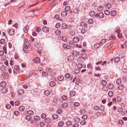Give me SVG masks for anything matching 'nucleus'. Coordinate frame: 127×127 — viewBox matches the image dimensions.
I'll use <instances>...</instances> for the list:
<instances>
[{"label": "nucleus", "instance_id": "f257e3e1", "mask_svg": "<svg viewBox=\"0 0 127 127\" xmlns=\"http://www.w3.org/2000/svg\"><path fill=\"white\" fill-rule=\"evenodd\" d=\"M72 54L75 56L77 57L79 55V52L75 50H74L72 52Z\"/></svg>", "mask_w": 127, "mask_h": 127}, {"label": "nucleus", "instance_id": "f03ea898", "mask_svg": "<svg viewBox=\"0 0 127 127\" xmlns=\"http://www.w3.org/2000/svg\"><path fill=\"white\" fill-rule=\"evenodd\" d=\"M68 13L66 11H62L61 13V16L63 17H65L67 15Z\"/></svg>", "mask_w": 127, "mask_h": 127}, {"label": "nucleus", "instance_id": "7ed1b4c3", "mask_svg": "<svg viewBox=\"0 0 127 127\" xmlns=\"http://www.w3.org/2000/svg\"><path fill=\"white\" fill-rule=\"evenodd\" d=\"M42 31L45 32H48L49 31V29L47 27H44L42 29Z\"/></svg>", "mask_w": 127, "mask_h": 127}, {"label": "nucleus", "instance_id": "20e7f679", "mask_svg": "<svg viewBox=\"0 0 127 127\" xmlns=\"http://www.w3.org/2000/svg\"><path fill=\"white\" fill-rule=\"evenodd\" d=\"M73 40L74 42L77 43L79 42V39L78 38V37H73Z\"/></svg>", "mask_w": 127, "mask_h": 127}, {"label": "nucleus", "instance_id": "39448f33", "mask_svg": "<svg viewBox=\"0 0 127 127\" xmlns=\"http://www.w3.org/2000/svg\"><path fill=\"white\" fill-rule=\"evenodd\" d=\"M14 30L13 29H11L8 32V34L10 35H13L14 33Z\"/></svg>", "mask_w": 127, "mask_h": 127}, {"label": "nucleus", "instance_id": "423d86ee", "mask_svg": "<svg viewBox=\"0 0 127 127\" xmlns=\"http://www.w3.org/2000/svg\"><path fill=\"white\" fill-rule=\"evenodd\" d=\"M63 46L64 48H66L69 49H70V46L66 44H63Z\"/></svg>", "mask_w": 127, "mask_h": 127}, {"label": "nucleus", "instance_id": "0eeeda50", "mask_svg": "<svg viewBox=\"0 0 127 127\" xmlns=\"http://www.w3.org/2000/svg\"><path fill=\"white\" fill-rule=\"evenodd\" d=\"M24 92V91L23 89H21L19 90L17 92L18 94H19L22 95Z\"/></svg>", "mask_w": 127, "mask_h": 127}, {"label": "nucleus", "instance_id": "6e6552de", "mask_svg": "<svg viewBox=\"0 0 127 127\" xmlns=\"http://www.w3.org/2000/svg\"><path fill=\"white\" fill-rule=\"evenodd\" d=\"M6 85V83L5 81L2 82L0 84V86L1 87H5Z\"/></svg>", "mask_w": 127, "mask_h": 127}, {"label": "nucleus", "instance_id": "1a4fd4ad", "mask_svg": "<svg viewBox=\"0 0 127 127\" xmlns=\"http://www.w3.org/2000/svg\"><path fill=\"white\" fill-rule=\"evenodd\" d=\"M62 27L63 29H65L67 28V25L65 23H63L62 25Z\"/></svg>", "mask_w": 127, "mask_h": 127}, {"label": "nucleus", "instance_id": "9d476101", "mask_svg": "<svg viewBox=\"0 0 127 127\" xmlns=\"http://www.w3.org/2000/svg\"><path fill=\"white\" fill-rule=\"evenodd\" d=\"M33 61L36 63H38L40 61V59L38 57L35 58L34 60Z\"/></svg>", "mask_w": 127, "mask_h": 127}, {"label": "nucleus", "instance_id": "9b49d317", "mask_svg": "<svg viewBox=\"0 0 127 127\" xmlns=\"http://www.w3.org/2000/svg\"><path fill=\"white\" fill-rule=\"evenodd\" d=\"M87 25V24L85 22H82L81 23L80 26L82 27H86Z\"/></svg>", "mask_w": 127, "mask_h": 127}, {"label": "nucleus", "instance_id": "f8f14e48", "mask_svg": "<svg viewBox=\"0 0 127 127\" xmlns=\"http://www.w3.org/2000/svg\"><path fill=\"white\" fill-rule=\"evenodd\" d=\"M101 84L103 86H105L106 85L107 83L106 81L105 80H103L101 81Z\"/></svg>", "mask_w": 127, "mask_h": 127}, {"label": "nucleus", "instance_id": "ddd939ff", "mask_svg": "<svg viewBox=\"0 0 127 127\" xmlns=\"http://www.w3.org/2000/svg\"><path fill=\"white\" fill-rule=\"evenodd\" d=\"M2 91L3 93H6L7 92L8 89L6 88H4L2 89Z\"/></svg>", "mask_w": 127, "mask_h": 127}, {"label": "nucleus", "instance_id": "4468645a", "mask_svg": "<svg viewBox=\"0 0 127 127\" xmlns=\"http://www.w3.org/2000/svg\"><path fill=\"white\" fill-rule=\"evenodd\" d=\"M120 58L119 57H116L114 59V61L115 63H118L119 61Z\"/></svg>", "mask_w": 127, "mask_h": 127}, {"label": "nucleus", "instance_id": "2eb2a0df", "mask_svg": "<svg viewBox=\"0 0 127 127\" xmlns=\"http://www.w3.org/2000/svg\"><path fill=\"white\" fill-rule=\"evenodd\" d=\"M116 14V12L115 10H112L111 12V14L112 16H115Z\"/></svg>", "mask_w": 127, "mask_h": 127}, {"label": "nucleus", "instance_id": "dca6fc26", "mask_svg": "<svg viewBox=\"0 0 127 127\" xmlns=\"http://www.w3.org/2000/svg\"><path fill=\"white\" fill-rule=\"evenodd\" d=\"M34 120L36 121H39L40 120V118L38 116H34Z\"/></svg>", "mask_w": 127, "mask_h": 127}, {"label": "nucleus", "instance_id": "f3484780", "mask_svg": "<svg viewBox=\"0 0 127 127\" xmlns=\"http://www.w3.org/2000/svg\"><path fill=\"white\" fill-rule=\"evenodd\" d=\"M56 83L54 81L51 82L50 83V86L51 87H53L55 86L56 85Z\"/></svg>", "mask_w": 127, "mask_h": 127}, {"label": "nucleus", "instance_id": "a211bd4d", "mask_svg": "<svg viewBox=\"0 0 127 127\" xmlns=\"http://www.w3.org/2000/svg\"><path fill=\"white\" fill-rule=\"evenodd\" d=\"M51 119L49 118H45V121L47 123H49L51 122Z\"/></svg>", "mask_w": 127, "mask_h": 127}, {"label": "nucleus", "instance_id": "6ab92c4d", "mask_svg": "<svg viewBox=\"0 0 127 127\" xmlns=\"http://www.w3.org/2000/svg\"><path fill=\"white\" fill-rule=\"evenodd\" d=\"M70 9V7L69 6H66L64 8L65 11L66 12L69 11Z\"/></svg>", "mask_w": 127, "mask_h": 127}, {"label": "nucleus", "instance_id": "aec40b11", "mask_svg": "<svg viewBox=\"0 0 127 127\" xmlns=\"http://www.w3.org/2000/svg\"><path fill=\"white\" fill-rule=\"evenodd\" d=\"M25 118L27 120L29 121L31 120L32 118L30 116L28 115L26 116Z\"/></svg>", "mask_w": 127, "mask_h": 127}, {"label": "nucleus", "instance_id": "412c9836", "mask_svg": "<svg viewBox=\"0 0 127 127\" xmlns=\"http://www.w3.org/2000/svg\"><path fill=\"white\" fill-rule=\"evenodd\" d=\"M64 77L63 76H59L58 77V79L59 81H61L63 80L64 79Z\"/></svg>", "mask_w": 127, "mask_h": 127}, {"label": "nucleus", "instance_id": "4be33fe9", "mask_svg": "<svg viewBox=\"0 0 127 127\" xmlns=\"http://www.w3.org/2000/svg\"><path fill=\"white\" fill-rule=\"evenodd\" d=\"M69 33L71 35L73 36L75 34V32L74 30H71L69 31Z\"/></svg>", "mask_w": 127, "mask_h": 127}, {"label": "nucleus", "instance_id": "5701e85b", "mask_svg": "<svg viewBox=\"0 0 127 127\" xmlns=\"http://www.w3.org/2000/svg\"><path fill=\"white\" fill-rule=\"evenodd\" d=\"M64 122L62 121H61L59 122L58 123V125L59 126H60L61 127H62L64 125Z\"/></svg>", "mask_w": 127, "mask_h": 127}, {"label": "nucleus", "instance_id": "b1692460", "mask_svg": "<svg viewBox=\"0 0 127 127\" xmlns=\"http://www.w3.org/2000/svg\"><path fill=\"white\" fill-rule=\"evenodd\" d=\"M95 15V12L94 11H91L89 13V15L91 16H93Z\"/></svg>", "mask_w": 127, "mask_h": 127}, {"label": "nucleus", "instance_id": "393cba45", "mask_svg": "<svg viewBox=\"0 0 127 127\" xmlns=\"http://www.w3.org/2000/svg\"><path fill=\"white\" fill-rule=\"evenodd\" d=\"M100 46V44L99 43H97L94 45V47L95 48H98Z\"/></svg>", "mask_w": 127, "mask_h": 127}, {"label": "nucleus", "instance_id": "a878e982", "mask_svg": "<svg viewBox=\"0 0 127 127\" xmlns=\"http://www.w3.org/2000/svg\"><path fill=\"white\" fill-rule=\"evenodd\" d=\"M68 104L66 103H63L62 104V106L64 108H66L68 106Z\"/></svg>", "mask_w": 127, "mask_h": 127}, {"label": "nucleus", "instance_id": "bb28decb", "mask_svg": "<svg viewBox=\"0 0 127 127\" xmlns=\"http://www.w3.org/2000/svg\"><path fill=\"white\" fill-rule=\"evenodd\" d=\"M99 110L101 111H103L104 109V105H101L99 107Z\"/></svg>", "mask_w": 127, "mask_h": 127}, {"label": "nucleus", "instance_id": "cd10ccee", "mask_svg": "<svg viewBox=\"0 0 127 127\" xmlns=\"http://www.w3.org/2000/svg\"><path fill=\"white\" fill-rule=\"evenodd\" d=\"M25 109V107L22 106H20L19 107V110L21 111H23Z\"/></svg>", "mask_w": 127, "mask_h": 127}, {"label": "nucleus", "instance_id": "c85d7f7f", "mask_svg": "<svg viewBox=\"0 0 127 127\" xmlns=\"http://www.w3.org/2000/svg\"><path fill=\"white\" fill-rule=\"evenodd\" d=\"M105 14L107 15H108L110 14V11L109 10H105L104 11Z\"/></svg>", "mask_w": 127, "mask_h": 127}, {"label": "nucleus", "instance_id": "c756f323", "mask_svg": "<svg viewBox=\"0 0 127 127\" xmlns=\"http://www.w3.org/2000/svg\"><path fill=\"white\" fill-rule=\"evenodd\" d=\"M99 17L100 18H103L104 17V14L103 13L100 12L99 13Z\"/></svg>", "mask_w": 127, "mask_h": 127}, {"label": "nucleus", "instance_id": "7c9ffc66", "mask_svg": "<svg viewBox=\"0 0 127 127\" xmlns=\"http://www.w3.org/2000/svg\"><path fill=\"white\" fill-rule=\"evenodd\" d=\"M27 113L28 114L31 115H33L34 113L31 110H29L27 111Z\"/></svg>", "mask_w": 127, "mask_h": 127}, {"label": "nucleus", "instance_id": "2f4dec72", "mask_svg": "<svg viewBox=\"0 0 127 127\" xmlns=\"http://www.w3.org/2000/svg\"><path fill=\"white\" fill-rule=\"evenodd\" d=\"M117 100L118 102H120L122 101V99L121 98L120 96H117Z\"/></svg>", "mask_w": 127, "mask_h": 127}, {"label": "nucleus", "instance_id": "473e14b6", "mask_svg": "<svg viewBox=\"0 0 127 127\" xmlns=\"http://www.w3.org/2000/svg\"><path fill=\"white\" fill-rule=\"evenodd\" d=\"M103 7L101 6H98L97 8V10L99 11H102L103 10Z\"/></svg>", "mask_w": 127, "mask_h": 127}, {"label": "nucleus", "instance_id": "72a5a7b5", "mask_svg": "<svg viewBox=\"0 0 127 127\" xmlns=\"http://www.w3.org/2000/svg\"><path fill=\"white\" fill-rule=\"evenodd\" d=\"M80 119L78 117H76L74 119V121L76 123H78L80 121Z\"/></svg>", "mask_w": 127, "mask_h": 127}, {"label": "nucleus", "instance_id": "f704fd0d", "mask_svg": "<svg viewBox=\"0 0 127 127\" xmlns=\"http://www.w3.org/2000/svg\"><path fill=\"white\" fill-rule=\"evenodd\" d=\"M55 33L57 35H59L61 33V31L59 30H57L55 32Z\"/></svg>", "mask_w": 127, "mask_h": 127}, {"label": "nucleus", "instance_id": "c9c22d12", "mask_svg": "<svg viewBox=\"0 0 127 127\" xmlns=\"http://www.w3.org/2000/svg\"><path fill=\"white\" fill-rule=\"evenodd\" d=\"M70 75L68 73H67L65 75V78H69L70 77Z\"/></svg>", "mask_w": 127, "mask_h": 127}, {"label": "nucleus", "instance_id": "e433bc0d", "mask_svg": "<svg viewBox=\"0 0 127 127\" xmlns=\"http://www.w3.org/2000/svg\"><path fill=\"white\" fill-rule=\"evenodd\" d=\"M5 107L7 109H9L11 108V106L10 104H6L5 105Z\"/></svg>", "mask_w": 127, "mask_h": 127}, {"label": "nucleus", "instance_id": "4c0bfd02", "mask_svg": "<svg viewBox=\"0 0 127 127\" xmlns=\"http://www.w3.org/2000/svg\"><path fill=\"white\" fill-rule=\"evenodd\" d=\"M88 23L90 24H92L94 23V21L92 19H90L89 20Z\"/></svg>", "mask_w": 127, "mask_h": 127}, {"label": "nucleus", "instance_id": "58836bf2", "mask_svg": "<svg viewBox=\"0 0 127 127\" xmlns=\"http://www.w3.org/2000/svg\"><path fill=\"white\" fill-rule=\"evenodd\" d=\"M50 93V92L48 90H46L44 92V94L46 95H49Z\"/></svg>", "mask_w": 127, "mask_h": 127}, {"label": "nucleus", "instance_id": "ea45409f", "mask_svg": "<svg viewBox=\"0 0 127 127\" xmlns=\"http://www.w3.org/2000/svg\"><path fill=\"white\" fill-rule=\"evenodd\" d=\"M30 48V46L26 44H24L23 46V48L26 49H29Z\"/></svg>", "mask_w": 127, "mask_h": 127}, {"label": "nucleus", "instance_id": "a19ab883", "mask_svg": "<svg viewBox=\"0 0 127 127\" xmlns=\"http://www.w3.org/2000/svg\"><path fill=\"white\" fill-rule=\"evenodd\" d=\"M109 96V97H111L113 95V93L112 91H110L108 93Z\"/></svg>", "mask_w": 127, "mask_h": 127}, {"label": "nucleus", "instance_id": "79ce46f5", "mask_svg": "<svg viewBox=\"0 0 127 127\" xmlns=\"http://www.w3.org/2000/svg\"><path fill=\"white\" fill-rule=\"evenodd\" d=\"M70 95L71 96H73L75 95V92L74 91H72L70 93Z\"/></svg>", "mask_w": 127, "mask_h": 127}, {"label": "nucleus", "instance_id": "37998d69", "mask_svg": "<svg viewBox=\"0 0 127 127\" xmlns=\"http://www.w3.org/2000/svg\"><path fill=\"white\" fill-rule=\"evenodd\" d=\"M52 117L54 119H56L58 118V116L57 114H55L52 116Z\"/></svg>", "mask_w": 127, "mask_h": 127}, {"label": "nucleus", "instance_id": "c03bdc74", "mask_svg": "<svg viewBox=\"0 0 127 127\" xmlns=\"http://www.w3.org/2000/svg\"><path fill=\"white\" fill-rule=\"evenodd\" d=\"M14 104L15 106H18L20 104V102L19 101H17L15 102Z\"/></svg>", "mask_w": 127, "mask_h": 127}, {"label": "nucleus", "instance_id": "a18cd8bd", "mask_svg": "<svg viewBox=\"0 0 127 127\" xmlns=\"http://www.w3.org/2000/svg\"><path fill=\"white\" fill-rule=\"evenodd\" d=\"M121 83V80L120 79H118L117 80L116 83L118 85H120Z\"/></svg>", "mask_w": 127, "mask_h": 127}, {"label": "nucleus", "instance_id": "49530a36", "mask_svg": "<svg viewBox=\"0 0 127 127\" xmlns=\"http://www.w3.org/2000/svg\"><path fill=\"white\" fill-rule=\"evenodd\" d=\"M60 26L61 24L59 23H57L55 25V27L57 29L59 28L60 27Z\"/></svg>", "mask_w": 127, "mask_h": 127}, {"label": "nucleus", "instance_id": "de8ad7c7", "mask_svg": "<svg viewBox=\"0 0 127 127\" xmlns=\"http://www.w3.org/2000/svg\"><path fill=\"white\" fill-rule=\"evenodd\" d=\"M124 88V86L122 85H120L118 87V88L119 90H122Z\"/></svg>", "mask_w": 127, "mask_h": 127}, {"label": "nucleus", "instance_id": "09e8293b", "mask_svg": "<svg viewBox=\"0 0 127 127\" xmlns=\"http://www.w3.org/2000/svg\"><path fill=\"white\" fill-rule=\"evenodd\" d=\"M77 67L78 69H80L82 67V65L81 64H79L77 65Z\"/></svg>", "mask_w": 127, "mask_h": 127}, {"label": "nucleus", "instance_id": "8fccbe9b", "mask_svg": "<svg viewBox=\"0 0 127 127\" xmlns=\"http://www.w3.org/2000/svg\"><path fill=\"white\" fill-rule=\"evenodd\" d=\"M66 124L67 126H70L72 125V123L71 121H68L66 122Z\"/></svg>", "mask_w": 127, "mask_h": 127}, {"label": "nucleus", "instance_id": "3c124183", "mask_svg": "<svg viewBox=\"0 0 127 127\" xmlns=\"http://www.w3.org/2000/svg\"><path fill=\"white\" fill-rule=\"evenodd\" d=\"M82 119L83 120H85L87 118V116L85 115H83L82 117Z\"/></svg>", "mask_w": 127, "mask_h": 127}, {"label": "nucleus", "instance_id": "603ef678", "mask_svg": "<svg viewBox=\"0 0 127 127\" xmlns=\"http://www.w3.org/2000/svg\"><path fill=\"white\" fill-rule=\"evenodd\" d=\"M5 41L4 39H2L0 41V43L1 44H4L5 43Z\"/></svg>", "mask_w": 127, "mask_h": 127}, {"label": "nucleus", "instance_id": "864d4df0", "mask_svg": "<svg viewBox=\"0 0 127 127\" xmlns=\"http://www.w3.org/2000/svg\"><path fill=\"white\" fill-rule=\"evenodd\" d=\"M62 99L64 100H66L68 98L67 96L65 95H63L62 96Z\"/></svg>", "mask_w": 127, "mask_h": 127}, {"label": "nucleus", "instance_id": "5fc2aeb1", "mask_svg": "<svg viewBox=\"0 0 127 127\" xmlns=\"http://www.w3.org/2000/svg\"><path fill=\"white\" fill-rule=\"evenodd\" d=\"M57 112L58 114H61L62 113V110L61 109H58L57 110Z\"/></svg>", "mask_w": 127, "mask_h": 127}, {"label": "nucleus", "instance_id": "6e6d98bb", "mask_svg": "<svg viewBox=\"0 0 127 127\" xmlns=\"http://www.w3.org/2000/svg\"><path fill=\"white\" fill-rule=\"evenodd\" d=\"M86 122L85 121L83 120L80 122V123L81 125H85L86 124Z\"/></svg>", "mask_w": 127, "mask_h": 127}, {"label": "nucleus", "instance_id": "4d7b16f0", "mask_svg": "<svg viewBox=\"0 0 127 127\" xmlns=\"http://www.w3.org/2000/svg\"><path fill=\"white\" fill-rule=\"evenodd\" d=\"M106 42V40L105 39H103L100 41V43L101 44H103Z\"/></svg>", "mask_w": 127, "mask_h": 127}, {"label": "nucleus", "instance_id": "13d9d810", "mask_svg": "<svg viewBox=\"0 0 127 127\" xmlns=\"http://www.w3.org/2000/svg\"><path fill=\"white\" fill-rule=\"evenodd\" d=\"M62 37L61 40L64 41L65 42L66 41V39L65 37L61 36Z\"/></svg>", "mask_w": 127, "mask_h": 127}, {"label": "nucleus", "instance_id": "bf43d9fd", "mask_svg": "<svg viewBox=\"0 0 127 127\" xmlns=\"http://www.w3.org/2000/svg\"><path fill=\"white\" fill-rule=\"evenodd\" d=\"M14 114L16 116H18L19 115V112L17 111H15L14 112Z\"/></svg>", "mask_w": 127, "mask_h": 127}, {"label": "nucleus", "instance_id": "052dcab7", "mask_svg": "<svg viewBox=\"0 0 127 127\" xmlns=\"http://www.w3.org/2000/svg\"><path fill=\"white\" fill-rule=\"evenodd\" d=\"M94 108L95 110H99V107L97 106H95L94 107Z\"/></svg>", "mask_w": 127, "mask_h": 127}, {"label": "nucleus", "instance_id": "680f3d73", "mask_svg": "<svg viewBox=\"0 0 127 127\" xmlns=\"http://www.w3.org/2000/svg\"><path fill=\"white\" fill-rule=\"evenodd\" d=\"M45 125V123L43 122H40L39 124L40 126L41 127L44 126Z\"/></svg>", "mask_w": 127, "mask_h": 127}, {"label": "nucleus", "instance_id": "e2e57ef3", "mask_svg": "<svg viewBox=\"0 0 127 127\" xmlns=\"http://www.w3.org/2000/svg\"><path fill=\"white\" fill-rule=\"evenodd\" d=\"M46 116V114H45L43 113L42 114L41 116V118L42 119H44Z\"/></svg>", "mask_w": 127, "mask_h": 127}, {"label": "nucleus", "instance_id": "0e129e2a", "mask_svg": "<svg viewBox=\"0 0 127 127\" xmlns=\"http://www.w3.org/2000/svg\"><path fill=\"white\" fill-rule=\"evenodd\" d=\"M36 30L37 32H39L41 30V29L40 27H38L36 28Z\"/></svg>", "mask_w": 127, "mask_h": 127}, {"label": "nucleus", "instance_id": "69168bd1", "mask_svg": "<svg viewBox=\"0 0 127 127\" xmlns=\"http://www.w3.org/2000/svg\"><path fill=\"white\" fill-rule=\"evenodd\" d=\"M115 39V37L114 36H111L109 37V39L110 40H114Z\"/></svg>", "mask_w": 127, "mask_h": 127}, {"label": "nucleus", "instance_id": "338daca9", "mask_svg": "<svg viewBox=\"0 0 127 127\" xmlns=\"http://www.w3.org/2000/svg\"><path fill=\"white\" fill-rule=\"evenodd\" d=\"M74 105L75 106L77 107L79 105V104L78 102H75L74 103Z\"/></svg>", "mask_w": 127, "mask_h": 127}, {"label": "nucleus", "instance_id": "774afa93", "mask_svg": "<svg viewBox=\"0 0 127 127\" xmlns=\"http://www.w3.org/2000/svg\"><path fill=\"white\" fill-rule=\"evenodd\" d=\"M14 68L17 71L19 70V66L17 65H15L14 66Z\"/></svg>", "mask_w": 127, "mask_h": 127}]
</instances>
